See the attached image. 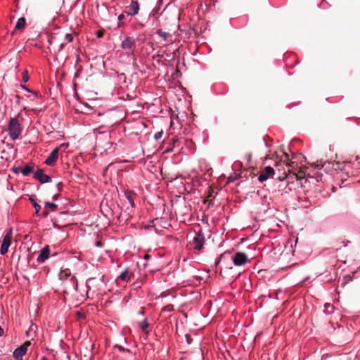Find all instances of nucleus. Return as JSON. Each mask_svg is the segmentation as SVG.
Returning a JSON list of instances; mask_svg holds the SVG:
<instances>
[{"label":"nucleus","mask_w":360,"mask_h":360,"mask_svg":"<svg viewBox=\"0 0 360 360\" xmlns=\"http://www.w3.org/2000/svg\"><path fill=\"white\" fill-rule=\"evenodd\" d=\"M34 165L32 163H29L26 165L23 168H22L21 173L24 176H28L30 173L33 172Z\"/></svg>","instance_id":"16"},{"label":"nucleus","mask_w":360,"mask_h":360,"mask_svg":"<svg viewBox=\"0 0 360 360\" xmlns=\"http://www.w3.org/2000/svg\"><path fill=\"white\" fill-rule=\"evenodd\" d=\"M26 352L24 350V348L19 347L13 352V356L16 359V360H22V356H24Z\"/></svg>","instance_id":"13"},{"label":"nucleus","mask_w":360,"mask_h":360,"mask_svg":"<svg viewBox=\"0 0 360 360\" xmlns=\"http://www.w3.org/2000/svg\"><path fill=\"white\" fill-rule=\"evenodd\" d=\"M173 309H174L173 305L168 304V305L165 306V307H163L162 311H173Z\"/></svg>","instance_id":"25"},{"label":"nucleus","mask_w":360,"mask_h":360,"mask_svg":"<svg viewBox=\"0 0 360 360\" xmlns=\"http://www.w3.org/2000/svg\"><path fill=\"white\" fill-rule=\"evenodd\" d=\"M186 338H187V341H188V343H191V342H190V339H188V337L187 335H186Z\"/></svg>","instance_id":"43"},{"label":"nucleus","mask_w":360,"mask_h":360,"mask_svg":"<svg viewBox=\"0 0 360 360\" xmlns=\"http://www.w3.org/2000/svg\"><path fill=\"white\" fill-rule=\"evenodd\" d=\"M31 345L30 341H26L23 345L20 347L24 348V350L27 352V347Z\"/></svg>","instance_id":"29"},{"label":"nucleus","mask_w":360,"mask_h":360,"mask_svg":"<svg viewBox=\"0 0 360 360\" xmlns=\"http://www.w3.org/2000/svg\"><path fill=\"white\" fill-rule=\"evenodd\" d=\"M220 262V259H218L217 261H216L215 262V266H217Z\"/></svg>","instance_id":"41"},{"label":"nucleus","mask_w":360,"mask_h":360,"mask_svg":"<svg viewBox=\"0 0 360 360\" xmlns=\"http://www.w3.org/2000/svg\"><path fill=\"white\" fill-rule=\"evenodd\" d=\"M41 360H46V357H43Z\"/></svg>","instance_id":"47"},{"label":"nucleus","mask_w":360,"mask_h":360,"mask_svg":"<svg viewBox=\"0 0 360 360\" xmlns=\"http://www.w3.org/2000/svg\"><path fill=\"white\" fill-rule=\"evenodd\" d=\"M294 163L295 162H290V163H287L286 164V166L288 167L287 172L284 171V172L282 174H281V175H279L278 176V179H280V180H283V179H285L286 176H287L288 172V173L291 172L292 169L294 168V166H293Z\"/></svg>","instance_id":"15"},{"label":"nucleus","mask_w":360,"mask_h":360,"mask_svg":"<svg viewBox=\"0 0 360 360\" xmlns=\"http://www.w3.org/2000/svg\"><path fill=\"white\" fill-rule=\"evenodd\" d=\"M176 142V140H173L174 144H175Z\"/></svg>","instance_id":"46"},{"label":"nucleus","mask_w":360,"mask_h":360,"mask_svg":"<svg viewBox=\"0 0 360 360\" xmlns=\"http://www.w3.org/2000/svg\"><path fill=\"white\" fill-rule=\"evenodd\" d=\"M149 257V255H145V258L146 259H148Z\"/></svg>","instance_id":"44"},{"label":"nucleus","mask_w":360,"mask_h":360,"mask_svg":"<svg viewBox=\"0 0 360 360\" xmlns=\"http://www.w3.org/2000/svg\"><path fill=\"white\" fill-rule=\"evenodd\" d=\"M124 18V14H120V15L118 16V20H119L120 21L122 20Z\"/></svg>","instance_id":"34"},{"label":"nucleus","mask_w":360,"mask_h":360,"mask_svg":"<svg viewBox=\"0 0 360 360\" xmlns=\"http://www.w3.org/2000/svg\"><path fill=\"white\" fill-rule=\"evenodd\" d=\"M64 46H65L64 43H62V44H60V50H62V49H63Z\"/></svg>","instance_id":"39"},{"label":"nucleus","mask_w":360,"mask_h":360,"mask_svg":"<svg viewBox=\"0 0 360 360\" xmlns=\"http://www.w3.org/2000/svg\"><path fill=\"white\" fill-rule=\"evenodd\" d=\"M49 212L47 210V209H44V210L42 212L41 215L43 217H46L49 215Z\"/></svg>","instance_id":"32"},{"label":"nucleus","mask_w":360,"mask_h":360,"mask_svg":"<svg viewBox=\"0 0 360 360\" xmlns=\"http://www.w3.org/2000/svg\"><path fill=\"white\" fill-rule=\"evenodd\" d=\"M96 34L98 38H101L103 37L104 30H98V31H96Z\"/></svg>","instance_id":"30"},{"label":"nucleus","mask_w":360,"mask_h":360,"mask_svg":"<svg viewBox=\"0 0 360 360\" xmlns=\"http://www.w3.org/2000/svg\"><path fill=\"white\" fill-rule=\"evenodd\" d=\"M58 196H59V195H58V194H56V195H54L53 196V200H58Z\"/></svg>","instance_id":"35"},{"label":"nucleus","mask_w":360,"mask_h":360,"mask_svg":"<svg viewBox=\"0 0 360 360\" xmlns=\"http://www.w3.org/2000/svg\"><path fill=\"white\" fill-rule=\"evenodd\" d=\"M139 326L140 328L141 329V330L144 333H146V334L148 333V328L149 325L146 319L139 322Z\"/></svg>","instance_id":"18"},{"label":"nucleus","mask_w":360,"mask_h":360,"mask_svg":"<svg viewBox=\"0 0 360 360\" xmlns=\"http://www.w3.org/2000/svg\"><path fill=\"white\" fill-rule=\"evenodd\" d=\"M4 334V329L0 326V337Z\"/></svg>","instance_id":"37"},{"label":"nucleus","mask_w":360,"mask_h":360,"mask_svg":"<svg viewBox=\"0 0 360 360\" xmlns=\"http://www.w3.org/2000/svg\"><path fill=\"white\" fill-rule=\"evenodd\" d=\"M157 34L160 37H162L164 39V41L169 42L172 41V35L170 33L164 32L162 30L159 29L157 31Z\"/></svg>","instance_id":"12"},{"label":"nucleus","mask_w":360,"mask_h":360,"mask_svg":"<svg viewBox=\"0 0 360 360\" xmlns=\"http://www.w3.org/2000/svg\"><path fill=\"white\" fill-rule=\"evenodd\" d=\"M22 87H23L24 89H27V91H29V90L26 88V86H22Z\"/></svg>","instance_id":"45"},{"label":"nucleus","mask_w":360,"mask_h":360,"mask_svg":"<svg viewBox=\"0 0 360 360\" xmlns=\"http://www.w3.org/2000/svg\"><path fill=\"white\" fill-rule=\"evenodd\" d=\"M12 234V229H10L4 237L0 249L1 255H4L8 252V248L11 244Z\"/></svg>","instance_id":"2"},{"label":"nucleus","mask_w":360,"mask_h":360,"mask_svg":"<svg viewBox=\"0 0 360 360\" xmlns=\"http://www.w3.org/2000/svg\"><path fill=\"white\" fill-rule=\"evenodd\" d=\"M34 178L38 180L41 184L50 182L51 179L49 176L44 174L41 169H38L34 174Z\"/></svg>","instance_id":"8"},{"label":"nucleus","mask_w":360,"mask_h":360,"mask_svg":"<svg viewBox=\"0 0 360 360\" xmlns=\"http://www.w3.org/2000/svg\"><path fill=\"white\" fill-rule=\"evenodd\" d=\"M213 193H214L213 190L211 188H210V190H209V191L207 193V195L206 196V198H205V201L206 202L212 201V198H214L213 196Z\"/></svg>","instance_id":"22"},{"label":"nucleus","mask_w":360,"mask_h":360,"mask_svg":"<svg viewBox=\"0 0 360 360\" xmlns=\"http://www.w3.org/2000/svg\"><path fill=\"white\" fill-rule=\"evenodd\" d=\"M233 262L236 266H241L246 264L248 262V259L245 253L238 252L233 257Z\"/></svg>","instance_id":"5"},{"label":"nucleus","mask_w":360,"mask_h":360,"mask_svg":"<svg viewBox=\"0 0 360 360\" xmlns=\"http://www.w3.org/2000/svg\"><path fill=\"white\" fill-rule=\"evenodd\" d=\"M50 253V249L48 245L43 248L40 252L39 255L38 256L37 260L38 262H44L46 259H48Z\"/></svg>","instance_id":"10"},{"label":"nucleus","mask_w":360,"mask_h":360,"mask_svg":"<svg viewBox=\"0 0 360 360\" xmlns=\"http://www.w3.org/2000/svg\"><path fill=\"white\" fill-rule=\"evenodd\" d=\"M65 39H67L68 42H72L73 41V36L72 34H66Z\"/></svg>","instance_id":"28"},{"label":"nucleus","mask_w":360,"mask_h":360,"mask_svg":"<svg viewBox=\"0 0 360 360\" xmlns=\"http://www.w3.org/2000/svg\"><path fill=\"white\" fill-rule=\"evenodd\" d=\"M12 170L13 172L18 174L19 172H21L22 167H13Z\"/></svg>","instance_id":"31"},{"label":"nucleus","mask_w":360,"mask_h":360,"mask_svg":"<svg viewBox=\"0 0 360 360\" xmlns=\"http://www.w3.org/2000/svg\"><path fill=\"white\" fill-rule=\"evenodd\" d=\"M22 80L23 82H27L28 80H29V75H28V72L27 70H25L23 72H22Z\"/></svg>","instance_id":"24"},{"label":"nucleus","mask_w":360,"mask_h":360,"mask_svg":"<svg viewBox=\"0 0 360 360\" xmlns=\"http://www.w3.org/2000/svg\"><path fill=\"white\" fill-rule=\"evenodd\" d=\"M275 174V170L272 167L266 166L261 172V174L258 176V180L260 182H263L269 178H272Z\"/></svg>","instance_id":"4"},{"label":"nucleus","mask_w":360,"mask_h":360,"mask_svg":"<svg viewBox=\"0 0 360 360\" xmlns=\"http://www.w3.org/2000/svg\"><path fill=\"white\" fill-rule=\"evenodd\" d=\"M116 347H117L120 351L127 352H129V350L127 349H124L122 346L116 345Z\"/></svg>","instance_id":"33"},{"label":"nucleus","mask_w":360,"mask_h":360,"mask_svg":"<svg viewBox=\"0 0 360 360\" xmlns=\"http://www.w3.org/2000/svg\"><path fill=\"white\" fill-rule=\"evenodd\" d=\"M62 183H58L57 186H58V191H60L61 190V186H62Z\"/></svg>","instance_id":"36"},{"label":"nucleus","mask_w":360,"mask_h":360,"mask_svg":"<svg viewBox=\"0 0 360 360\" xmlns=\"http://www.w3.org/2000/svg\"><path fill=\"white\" fill-rule=\"evenodd\" d=\"M22 121H23V117L20 113L16 117L10 119L8 131L12 140H15L20 136L23 129L21 124Z\"/></svg>","instance_id":"1"},{"label":"nucleus","mask_w":360,"mask_h":360,"mask_svg":"<svg viewBox=\"0 0 360 360\" xmlns=\"http://www.w3.org/2000/svg\"><path fill=\"white\" fill-rule=\"evenodd\" d=\"M30 200L31 201L35 209V213L38 214L41 210V206L35 201L34 196H31L30 198Z\"/></svg>","instance_id":"21"},{"label":"nucleus","mask_w":360,"mask_h":360,"mask_svg":"<svg viewBox=\"0 0 360 360\" xmlns=\"http://www.w3.org/2000/svg\"><path fill=\"white\" fill-rule=\"evenodd\" d=\"M124 195L127 200L129 201V203L131 205V207H134V198L135 196V193L134 191H126L124 193Z\"/></svg>","instance_id":"14"},{"label":"nucleus","mask_w":360,"mask_h":360,"mask_svg":"<svg viewBox=\"0 0 360 360\" xmlns=\"http://www.w3.org/2000/svg\"><path fill=\"white\" fill-rule=\"evenodd\" d=\"M121 47L124 50H126L128 53H133L136 49L135 39L131 37H126L125 39L122 41Z\"/></svg>","instance_id":"3"},{"label":"nucleus","mask_w":360,"mask_h":360,"mask_svg":"<svg viewBox=\"0 0 360 360\" xmlns=\"http://www.w3.org/2000/svg\"><path fill=\"white\" fill-rule=\"evenodd\" d=\"M58 205L53 202H46L45 209H49L51 211L54 212L57 210Z\"/></svg>","instance_id":"20"},{"label":"nucleus","mask_w":360,"mask_h":360,"mask_svg":"<svg viewBox=\"0 0 360 360\" xmlns=\"http://www.w3.org/2000/svg\"><path fill=\"white\" fill-rule=\"evenodd\" d=\"M102 245V243L101 241L96 242V246L101 247Z\"/></svg>","instance_id":"38"},{"label":"nucleus","mask_w":360,"mask_h":360,"mask_svg":"<svg viewBox=\"0 0 360 360\" xmlns=\"http://www.w3.org/2000/svg\"><path fill=\"white\" fill-rule=\"evenodd\" d=\"M94 278H89V282H91V281H94Z\"/></svg>","instance_id":"42"},{"label":"nucleus","mask_w":360,"mask_h":360,"mask_svg":"<svg viewBox=\"0 0 360 360\" xmlns=\"http://www.w3.org/2000/svg\"><path fill=\"white\" fill-rule=\"evenodd\" d=\"M25 25L26 20L24 17H22L17 21L15 28V30H22L25 27Z\"/></svg>","instance_id":"17"},{"label":"nucleus","mask_w":360,"mask_h":360,"mask_svg":"<svg viewBox=\"0 0 360 360\" xmlns=\"http://www.w3.org/2000/svg\"><path fill=\"white\" fill-rule=\"evenodd\" d=\"M132 277H134V274L130 272L128 269H126L125 271L120 274V276L118 277V279L125 282H128L131 281Z\"/></svg>","instance_id":"11"},{"label":"nucleus","mask_w":360,"mask_h":360,"mask_svg":"<svg viewBox=\"0 0 360 360\" xmlns=\"http://www.w3.org/2000/svg\"><path fill=\"white\" fill-rule=\"evenodd\" d=\"M71 274V272L69 269H65L61 271L59 274V278L60 280H65L68 278Z\"/></svg>","instance_id":"19"},{"label":"nucleus","mask_w":360,"mask_h":360,"mask_svg":"<svg viewBox=\"0 0 360 360\" xmlns=\"http://www.w3.org/2000/svg\"><path fill=\"white\" fill-rule=\"evenodd\" d=\"M139 10V4L136 0L131 1V4L126 7L125 13L129 15H135Z\"/></svg>","instance_id":"7"},{"label":"nucleus","mask_w":360,"mask_h":360,"mask_svg":"<svg viewBox=\"0 0 360 360\" xmlns=\"http://www.w3.org/2000/svg\"><path fill=\"white\" fill-rule=\"evenodd\" d=\"M162 135H163V131H162H162H158V132H156V133L154 134V139H155V140H159L160 139H161V138H162Z\"/></svg>","instance_id":"26"},{"label":"nucleus","mask_w":360,"mask_h":360,"mask_svg":"<svg viewBox=\"0 0 360 360\" xmlns=\"http://www.w3.org/2000/svg\"><path fill=\"white\" fill-rule=\"evenodd\" d=\"M58 152H59L58 148H55L49 154V155L48 156V158L45 160V164H46L47 165H49V166L53 165L56 163V160H57V159L58 158Z\"/></svg>","instance_id":"9"},{"label":"nucleus","mask_w":360,"mask_h":360,"mask_svg":"<svg viewBox=\"0 0 360 360\" xmlns=\"http://www.w3.org/2000/svg\"><path fill=\"white\" fill-rule=\"evenodd\" d=\"M70 281L73 283L74 288L75 290H77V281L76 278L75 276H72L71 278H70Z\"/></svg>","instance_id":"27"},{"label":"nucleus","mask_w":360,"mask_h":360,"mask_svg":"<svg viewBox=\"0 0 360 360\" xmlns=\"http://www.w3.org/2000/svg\"><path fill=\"white\" fill-rule=\"evenodd\" d=\"M238 175L236 173H233L228 178V183L233 182L238 178Z\"/></svg>","instance_id":"23"},{"label":"nucleus","mask_w":360,"mask_h":360,"mask_svg":"<svg viewBox=\"0 0 360 360\" xmlns=\"http://www.w3.org/2000/svg\"><path fill=\"white\" fill-rule=\"evenodd\" d=\"M205 243V236L203 233L199 232L196 233L195 236L193 239V244L194 245V248L198 250H200L204 245Z\"/></svg>","instance_id":"6"},{"label":"nucleus","mask_w":360,"mask_h":360,"mask_svg":"<svg viewBox=\"0 0 360 360\" xmlns=\"http://www.w3.org/2000/svg\"><path fill=\"white\" fill-rule=\"evenodd\" d=\"M284 155H285L286 160H288V155L286 153H284Z\"/></svg>","instance_id":"40"}]
</instances>
